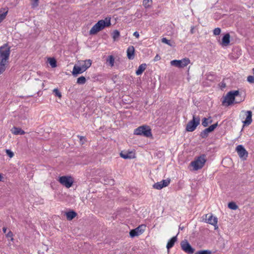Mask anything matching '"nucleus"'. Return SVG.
I'll use <instances>...</instances> for the list:
<instances>
[{
    "label": "nucleus",
    "mask_w": 254,
    "mask_h": 254,
    "mask_svg": "<svg viewBox=\"0 0 254 254\" xmlns=\"http://www.w3.org/2000/svg\"><path fill=\"white\" fill-rule=\"evenodd\" d=\"M111 24V18L110 17H106L104 20H100L91 28L89 34L90 35L96 34L105 27L110 26Z\"/></svg>",
    "instance_id": "nucleus-1"
},
{
    "label": "nucleus",
    "mask_w": 254,
    "mask_h": 254,
    "mask_svg": "<svg viewBox=\"0 0 254 254\" xmlns=\"http://www.w3.org/2000/svg\"><path fill=\"white\" fill-rule=\"evenodd\" d=\"M239 95V90H232L228 92L222 101V105L229 106L235 104V98Z\"/></svg>",
    "instance_id": "nucleus-2"
},
{
    "label": "nucleus",
    "mask_w": 254,
    "mask_h": 254,
    "mask_svg": "<svg viewBox=\"0 0 254 254\" xmlns=\"http://www.w3.org/2000/svg\"><path fill=\"white\" fill-rule=\"evenodd\" d=\"M134 134L142 135L146 137H150L152 136L151 129L148 126L143 125L138 127L134 130Z\"/></svg>",
    "instance_id": "nucleus-3"
},
{
    "label": "nucleus",
    "mask_w": 254,
    "mask_h": 254,
    "mask_svg": "<svg viewBox=\"0 0 254 254\" xmlns=\"http://www.w3.org/2000/svg\"><path fill=\"white\" fill-rule=\"evenodd\" d=\"M205 155L203 154L194 159L190 163V165L193 167V171H197L201 169L206 161Z\"/></svg>",
    "instance_id": "nucleus-4"
},
{
    "label": "nucleus",
    "mask_w": 254,
    "mask_h": 254,
    "mask_svg": "<svg viewBox=\"0 0 254 254\" xmlns=\"http://www.w3.org/2000/svg\"><path fill=\"white\" fill-rule=\"evenodd\" d=\"M199 117H196L195 115H193L192 119L189 121L186 126V131L189 132H192L194 131L196 129V127L199 125Z\"/></svg>",
    "instance_id": "nucleus-5"
},
{
    "label": "nucleus",
    "mask_w": 254,
    "mask_h": 254,
    "mask_svg": "<svg viewBox=\"0 0 254 254\" xmlns=\"http://www.w3.org/2000/svg\"><path fill=\"white\" fill-rule=\"evenodd\" d=\"M10 54V47L5 43L0 47V57L1 60L8 61Z\"/></svg>",
    "instance_id": "nucleus-6"
},
{
    "label": "nucleus",
    "mask_w": 254,
    "mask_h": 254,
    "mask_svg": "<svg viewBox=\"0 0 254 254\" xmlns=\"http://www.w3.org/2000/svg\"><path fill=\"white\" fill-rule=\"evenodd\" d=\"M59 182L63 186L67 188L71 187L73 183V179L71 177L67 176H64L59 177Z\"/></svg>",
    "instance_id": "nucleus-7"
},
{
    "label": "nucleus",
    "mask_w": 254,
    "mask_h": 254,
    "mask_svg": "<svg viewBox=\"0 0 254 254\" xmlns=\"http://www.w3.org/2000/svg\"><path fill=\"white\" fill-rule=\"evenodd\" d=\"M236 150L242 160H246L248 156V152L242 145H239L237 146Z\"/></svg>",
    "instance_id": "nucleus-8"
},
{
    "label": "nucleus",
    "mask_w": 254,
    "mask_h": 254,
    "mask_svg": "<svg viewBox=\"0 0 254 254\" xmlns=\"http://www.w3.org/2000/svg\"><path fill=\"white\" fill-rule=\"evenodd\" d=\"M181 246L182 249L189 254H192L194 252V249H193L186 240L183 241L181 243Z\"/></svg>",
    "instance_id": "nucleus-9"
},
{
    "label": "nucleus",
    "mask_w": 254,
    "mask_h": 254,
    "mask_svg": "<svg viewBox=\"0 0 254 254\" xmlns=\"http://www.w3.org/2000/svg\"><path fill=\"white\" fill-rule=\"evenodd\" d=\"M145 227L143 225H140L137 228L131 230L129 232V236L131 238H134L135 236H138L139 235L142 234L144 230L142 228Z\"/></svg>",
    "instance_id": "nucleus-10"
},
{
    "label": "nucleus",
    "mask_w": 254,
    "mask_h": 254,
    "mask_svg": "<svg viewBox=\"0 0 254 254\" xmlns=\"http://www.w3.org/2000/svg\"><path fill=\"white\" fill-rule=\"evenodd\" d=\"M170 183V179L163 180L162 181L155 183L153 187L157 190H161L164 187H167Z\"/></svg>",
    "instance_id": "nucleus-11"
},
{
    "label": "nucleus",
    "mask_w": 254,
    "mask_h": 254,
    "mask_svg": "<svg viewBox=\"0 0 254 254\" xmlns=\"http://www.w3.org/2000/svg\"><path fill=\"white\" fill-rule=\"evenodd\" d=\"M205 222L216 226L217 223V218L213 216L212 214H207L205 215Z\"/></svg>",
    "instance_id": "nucleus-12"
},
{
    "label": "nucleus",
    "mask_w": 254,
    "mask_h": 254,
    "mask_svg": "<svg viewBox=\"0 0 254 254\" xmlns=\"http://www.w3.org/2000/svg\"><path fill=\"white\" fill-rule=\"evenodd\" d=\"M84 71L83 68L80 66V64H78L77 63L73 66L72 74L74 77H76L78 74H81Z\"/></svg>",
    "instance_id": "nucleus-13"
},
{
    "label": "nucleus",
    "mask_w": 254,
    "mask_h": 254,
    "mask_svg": "<svg viewBox=\"0 0 254 254\" xmlns=\"http://www.w3.org/2000/svg\"><path fill=\"white\" fill-rule=\"evenodd\" d=\"M78 64H80V66L83 68V70L85 71L92 64V61L90 59L86 60L85 61H78Z\"/></svg>",
    "instance_id": "nucleus-14"
},
{
    "label": "nucleus",
    "mask_w": 254,
    "mask_h": 254,
    "mask_svg": "<svg viewBox=\"0 0 254 254\" xmlns=\"http://www.w3.org/2000/svg\"><path fill=\"white\" fill-rule=\"evenodd\" d=\"M245 113L246 118L243 123L244 126H249L252 122V112L251 111H247Z\"/></svg>",
    "instance_id": "nucleus-15"
},
{
    "label": "nucleus",
    "mask_w": 254,
    "mask_h": 254,
    "mask_svg": "<svg viewBox=\"0 0 254 254\" xmlns=\"http://www.w3.org/2000/svg\"><path fill=\"white\" fill-rule=\"evenodd\" d=\"M134 48L132 46H130L127 48V57L129 60H133L134 58Z\"/></svg>",
    "instance_id": "nucleus-16"
},
{
    "label": "nucleus",
    "mask_w": 254,
    "mask_h": 254,
    "mask_svg": "<svg viewBox=\"0 0 254 254\" xmlns=\"http://www.w3.org/2000/svg\"><path fill=\"white\" fill-rule=\"evenodd\" d=\"M230 35L229 33L225 34L222 38L221 45L223 47L227 46L230 42Z\"/></svg>",
    "instance_id": "nucleus-17"
},
{
    "label": "nucleus",
    "mask_w": 254,
    "mask_h": 254,
    "mask_svg": "<svg viewBox=\"0 0 254 254\" xmlns=\"http://www.w3.org/2000/svg\"><path fill=\"white\" fill-rule=\"evenodd\" d=\"M120 156L124 159H131L134 157V154L132 152L122 151L120 153Z\"/></svg>",
    "instance_id": "nucleus-18"
},
{
    "label": "nucleus",
    "mask_w": 254,
    "mask_h": 254,
    "mask_svg": "<svg viewBox=\"0 0 254 254\" xmlns=\"http://www.w3.org/2000/svg\"><path fill=\"white\" fill-rule=\"evenodd\" d=\"M77 213L73 210H70L65 213L67 220L70 221L77 216Z\"/></svg>",
    "instance_id": "nucleus-19"
},
{
    "label": "nucleus",
    "mask_w": 254,
    "mask_h": 254,
    "mask_svg": "<svg viewBox=\"0 0 254 254\" xmlns=\"http://www.w3.org/2000/svg\"><path fill=\"white\" fill-rule=\"evenodd\" d=\"M8 61H4L0 59V75L2 74L6 69V64L8 63Z\"/></svg>",
    "instance_id": "nucleus-20"
},
{
    "label": "nucleus",
    "mask_w": 254,
    "mask_h": 254,
    "mask_svg": "<svg viewBox=\"0 0 254 254\" xmlns=\"http://www.w3.org/2000/svg\"><path fill=\"white\" fill-rule=\"evenodd\" d=\"M177 236L173 237L171 239H170L169 240V241L167 243V246H166V247L168 250L172 248L174 246V245L175 242L177 241Z\"/></svg>",
    "instance_id": "nucleus-21"
},
{
    "label": "nucleus",
    "mask_w": 254,
    "mask_h": 254,
    "mask_svg": "<svg viewBox=\"0 0 254 254\" xmlns=\"http://www.w3.org/2000/svg\"><path fill=\"white\" fill-rule=\"evenodd\" d=\"M147 66L146 64H140L138 69L136 70L135 73L137 75H139L142 73V72L145 70Z\"/></svg>",
    "instance_id": "nucleus-22"
},
{
    "label": "nucleus",
    "mask_w": 254,
    "mask_h": 254,
    "mask_svg": "<svg viewBox=\"0 0 254 254\" xmlns=\"http://www.w3.org/2000/svg\"><path fill=\"white\" fill-rule=\"evenodd\" d=\"M12 132L15 135H23L25 134V131L19 127H13L11 129Z\"/></svg>",
    "instance_id": "nucleus-23"
},
{
    "label": "nucleus",
    "mask_w": 254,
    "mask_h": 254,
    "mask_svg": "<svg viewBox=\"0 0 254 254\" xmlns=\"http://www.w3.org/2000/svg\"><path fill=\"white\" fill-rule=\"evenodd\" d=\"M180 62V68H182L186 66L190 63V60L188 58H185L181 60H179Z\"/></svg>",
    "instance_id": "nucleus-24"
},
{
    "label": "nucleus",
    "mask_w": 254,
    "mask_h": 254,
    "mask_svg": "<svg viewBox=\"0 0 254 254\" xmlns=\"http://www.w3.org/2000/svg\"><path fill=\"white\" fill-rule=\"evenodd\" d=\"M245 96L242 95V93L239 92V95L237 96L235 98V104L240 103L245 100Z\"/></svg>",
    "instance_id": "nucleus-25"
},
{
    "label": "nucleus",
    "mask_w": 254,
    "mask_h": 254,
    "mask_svg": "<svg viewBox=\"0 0 254 254\" xmlns=\"http://www.w3.org/2000/svg\"><path fill=\"white\" fill-rule=\"evenodd\" d=\"M114 41H116L120 36V33L118 30H115L112 34Z\"/></svg>",
    "instance_id": "nucleus-26"
},
{
    "label": "nucleus",
    "mask_w": 254,
    "mask_h": 254,
    "mask_svg": "<svg viewBox=\"0 0 254 254\" xmlns=\"http://www.w3.org/2000/svg\"><path fill=\"white\" fill-rule=\"evenodd\" d=\"M210 132V131L208 130V129L206 128L200 132V136L202 138H206L208 136V134Z\"/></svg>",
    "instance_id": "nucleus-27"
},
{
    "label": "nucleus",
    "mask_w": 254,
    "mask_h": 254,
    "mask_svg": "<svg viewBox=\"0 0 254 254\" xmlns=\"http://www.w3.org/2000/svg\"><path fill=\"white\" fill-rule=\"evenodd\" d=\"M48 62L52 67H56L57 66V61L54 58H49Z\"/></svg>",
    "instance_id": "nucleus-28"
},
{
    "label": "nucleus",
    "mask_w": 254,
    "mask_h": 254,
    "mask_svg": "<svg viewBox=\"0 0 254 254\" xmlns=\"http://www.w3.org/2000/svg\"><path fill=\"white\" fill-rule=\"evenodd\" d=\"M107 63H109L111 66H113L115 63V58L113 56H109L107 59Z\"/></svg>",
    "instance_id": "nucleus-29"
},
{
    "label": "nucleus",
    "mask_w": 254,
    "mask_h": 254,
    "mask_svg": "<svg viewBox=\"0 0 254 254\" xmlns=\"http://www.w3.org/2000/svg\"><path fill=\"white\" fill-rule=\"evenodd\" d=\"M86 81V78L83 76H81L77 79L76 83L78 84H84L85 83Z\"/></svg>",
    "instance_id": "nucleus-30"
},
{
    "label": "nucleus",
    "mask_w": 254,
    "mask_h": 254,
    "mask_svg": "<svg viewBox=\"0 0 254 254\" xmlns=\"http://www.w3.org/2000/svg\"><path fill=\"white\" fill-rule=\"evenodd\" d=\"M228 207L232 210H236L238 208V205L234 202H229L228 204Z\"/></svg>",
    "instance_id": "nucleus-31"
},
{
    "label": "nucleus",
    "mask_w": 254,
    "mask_h": 254,
    "mask_svg": "<svg viewBox=\"0 0 254 254\" xmlns=\"http://www.w3.org/2000/svg\"><path fill=\"white\" fill-rule=\"evenodd\" d=\"M152 1V0H143V5L146 8L149 7L151 6Z\"/></svg>",
    "instance_id": "nucleus-32"
},
{
    "label": "nucleus",
    "mask_w": 254,
    "mask_h": 254,
    "mask_svg": "<svg viewBox=\"0 0 254 254\" xmlns=\"http://www.w3.org/2000/svg\"><path fill=\"white\" fill-rule=\"evenodd\" d=\"M211 253L212 252L211 251L206 250L197 251L195 253V254H211Z\"/></svg>",
    "instance_id": "nucleus-33"
},
{
    "label": "nucleus",
    "mask_w": 254,
    "mask_h": 254,
    "mask_svg": "<svg viewBox=\"0 0 254 254\" xmlns=\"http://www.w3.org/2000/svg\"><path fill=\"white\" fill-rule=\"evenodd\" d=\"M170 63H171V65L180 68V62H179V60H173Z\"/></svg>",
    "instance_id": "nucleus-34"
},
{
    "label": "nucleus",
    "mask_w": 254,
    "mask_h": 254,
    "mask_svg": "<svg viewBox=\"0 0 254 254\" xmlns=\"http://www.w3.org/2000/svg\"><path fill=\"white\" fill-rule=\"evenodd\" d=\"M218 123L217 122L216 123L211 125L207 128L208 129V130H209L210 131V132H211L217 127H218Z\"/></svg>",
    "instance_id": "nucleus-35"
},
{
    "label": "nucleus",
    "mask_w": 254,
    "mask_h": 254,
    "mask_svg": "<svg viewBox=\"0 0 254 254\" xmlns=\"http://www.w3.org/2000/svg\"><path fill=\"white\" fill-rule=\"evenodd\" d=\"M7 13V11L6 12H1L0 11V23L5 18Z\"/></svg>",
    "instance_id": "nucleus-36"
},
{
    "label": "nucleus",
    "mask_w": 254,
    "mask_h": 254,
    "mask_svg": "<svg viewBox=\"0 0 254 254\" xmlns=\"http://www.w3.org/2000/svg\"><path fill=\"white\" fill-rule=\"evenodd\" d=\"M53 93L55 94V95L56 96H57L61 98L62 97V93L58 89L55 88L53 90Z\"/></svg>",
    "instance_id": "nucleus-37"
},
{
    "label": "nucleus",
    "mask_w": 254,
    "mask_h": 254,
    "mask_svg": "<svg viewBox=\"0 0 254 254\" xmlns=\"http://www.w3.org/2000/svg\"><path fill=\"white\" fill-rule=\"evenodd\" d=\"M161 41L163 43H165L170 46H172L173 45L172 44L171 41L169 40H168L166 38H163L161 39Z\"/></svg>",
    "instance_id": "nucleus-38"
},
{
    "label": "nucleus",
    "mask_w": 254,
    "mask_h": 254,
    "mask_svg": "<svg viewBox=\"0 0 254 254\" xmlns=\"http://www.w3.org/2000/svg\"><path fill=\"white\" fill-rule=\"evenodd\" d=\"M209 119L204 118L202 120V125L204 127H206L208 126L209 123H208Z\"/></svg>",
    "instance_id": "nucleus-39"
},
{
    "label": "nucleus",
    "mask_w": 254,
    "mask_h": 254,
    "mask_svg": "<svg viewBox=\"0 0 254 254\" xmlns=\"http://www.w3.org/2000/svg\"><path fill=\"white\" fill-rule=\"evenodd\" d=\"M5 236L7 239H10V241H13V233L11 231H9L7 234H6Z\"/></svg>",
    "instance_id": "nucleus-40"
},
{
    "label": "nucleus",
    "mask_w": 254,
    "mask_h": 254,
    "mask_svg": "<svg viewBox=\"0 0 254 254\" xmlns=\"http://www.w3.org/2000/svg\"><path fill=\"white\" fill-rule=\"evenodd\" d=\"M247 81L251 84H254V75H249L247 77Z\"/></svg>",
    "instance_id": "nucleus-41"
},
{
    "label": "nucleus",
    "mask_w": 254,
    "mask_h": 254,
    "mask_svg": "<svg viewBox=\"0 0 254 254\" xmlns=\"http://www.w3.org/2000/svg\"><path fill=\"white\" fill-rule=\"evenodd\" d=\"M221 33V29L220 28H216L213 30V34L214 35H219Z\"/></svg>",
    "instance_id": "nucleus-42"
},
{
    "label": "nucleus",
    "mask_w": 254,
    "mask_h": 254,
    "mask_svg": "<svg viewBox=\"0 0 254 254\" xmlns=\"http://www.w3.org/2000/svg\"><path fill=\"white\" fill-rule=\"evenodd\" d=\"M6 154L10 157L12 158L14 156V153L10 149H6Z\"/></svg>",
    "instance_id": "nucleus-43"
},
{
    "label": "nucleus",
    "mask_w": 254,
    "mask_h": 254,
    "mask_svg": "<svg viewBox=\"0 0 254 254\" xmlns=\"http://www.w3.org/2000/svg\"><path fill=\"white\" fill-rule=\"evenodd\" d=\"M77 137L79 138L80 139V143L81 144H83V143H84V141L83 140H85V137L84 136H80V135H78Z\"/></svg>",
    "instance_id": "nucleus-44"
},
{
    "label": "nucleus",
    "mask_w": 254,
    "mask_h": 254,
    "mask_svg": "<svg viewBox=\"0 0 254 254\" xmlns=\"http://www.w3.org/2000/svg\"><path fill=\"white\" fill-rule=\"evenodd\" d=\"M31 6L32 8L37 7L38 6V1H34L31 4Z\"/></svg>",
    "instance_id": "nucleus-45"
},
{
    "label": "nucleus",
    "mask_w": 254,
    "mask_h": 254,
    "mask_svg": "<svg viewBox=\"0 0 254 254\" xmlns=\"http://www.w3.org/2000/svg\"><path fill=\"white\" fill-rule=\"evenodd\" d=\"M161 59V57L159 55H156V56L154 57L153 61L154 62H157L159 61Z\"/></svg>",
    "instance_id": "nucleus-46"
},
{
    "label": "nucleus",
    "mask_w": 254,
    "mask_h": 254,
    "mask_svg": "<svg viewBox=\"0 0 254 254\" xmlns=\"http://www.w3.org/2000/svg\"><path fill=\"white\" fill-rule=\"evenodd\" d=\"M220 87H221V89H223V88H225L226 86V84L223 82H221L220 83Z\"/></svg>",
    "instance_id": "nucleus-47"
},
{
    "label": "nucleus",
    "mask_w": 254,
    "mask_h": 254,
    "mask_svg": "<svg viewBox=\"0 0 254 254\" xmlns=\"http://www.w3.org/2000/svg\"><path fill=\"white\" fill-rule=\"evenodd\" d=\"M133 36H134L136 38H138L139 37V34L138 32L135 31L133 34Z\"/></svg>",
    "instance_id": "nucleus-48"
},
{
    "label": "nucleus",
    "mask_w": 254,
    "mask_h": 254,
    "mask_svg": "<svg viewBox=\"0 0 254 254\" xmlns=\"http://www.w3.org/2000/svg\"><path fill=\"white\" fill-rule=\"evenodd\" d=\"M20 118L21 119V120H27L28 118L26 115L22 116L21 115H20Z\"/></svg>",
    "instance_id": "nucleus-49"
},
{
    "label": "nucleus",
    "mask_w": 254,
    "mask_h": 254,
    "mask_svg": "<svg viewBox=\"0 0 254 254\" xmlns=\"http://www.w3.org/2000/svg\"><path fill=\"white\" fill-rule=\"evenodd\" d=\"M6 230H7V228L6 227H4L2 228V231L4 233L6 234Z\"/></svg>",
    "instance_id": "nucleus-50"
},
{
    "label": "nucleus",
    "mask_w": 254,
    "mask_h": 254,
    "mask_svg": "<svg viewBox=\"0 0 254 254\" xmlns=\"http://www.w3.org/2000/svg\"><path fill=\"white\" fill-rule=\"evenodd\" d=\"M193 30H194V27H193V26H192V27H191V29H190V33H191V34H193V33H194Z\"/></svg>",
    "instance_id": "nucleus-51"
},
{
    "label": "nucleus",
    "mask_w": 254,
    "mask_h": 254,
    "mask_svg": "<svg viewBox=\"0 0 254 254\" xmlns=\"http://www.w3.org/2000/svg\"><path fill=\"white\" fill-rule=\"evenodd\" d=\"M208 119H209L208 123L209 124H211L212 123V120L211 119V118L210 117Z\"/></svg>",
    "instance_id": "nucleus-52"
},
{
    "label": "nucleus",
    "mask_w": 254,
    "mask_h": 254,
    "mask_svg": "<svg viewBox=\"0 0 254 254\" xmlns=\"http://www.w3.org/2000/svg\"><path fill=\"white\" fill-rule=\"evenodd\" d=\"M2 178V176L0 174V181H1Z\"/></svg>",
    "instance_id": "nucleus-53"
},
{
    "label": "nucleus",
    "mask_w": 254,
    "mask_h": 254,
    "mask_svg": "<svg viewBox=\"0 0 254 254\" xmlns=\"http://www.w3.org/2000/svg\"><path fill=\"white\" fill-rule=\"evenodd\" d=\"M111 181L112 182L111 183H112L113 184L114 181L113 180H111Z\"/></svg>",
    "instance_id": "nucleus-54"
},
{
    "label": "nucleus",
    "mask_w": 254,
    "mask_h": 254,
    "mask_svg": "<svg viewBox=\"0 0 254 254\" xmlns=\"http://www.w3.org/2000/svg\"><path fill=\"white\" fill-rule=\"evenodd\" d=\"M253 73L254 74V68H253Z\"/></svg>",
    "instance_id": "nucleus-55"
},
{
    "label": "nucleus",
    "mask_w": 254,
    "mask_h": 254,
    "mask_svg": "<svg viewBox=\"0 0 254 254\" xmlns=\"http://www.w3.org/2000/svg\"><path fill=\"white\" fill-rule=\"evenodd\" d=\"M179 229H180L182 230V229H183V228H181V227H179Z\"/></svg>",
    "instance_id": "nucleus-56"
},
{
    "label": "nucleus",
    "mask_w": 254,
    "mask_h": 254,
    "mask_svg": "<svg viewBox=\"0 0 254 254\" xmlns=\"http://www.w3.org/2000/svg\"><path fill=\"white\" fill-rule=\"evenodd\" d=\"M33 1H39V0H33Z\"/></svg>",
    "instance_id": "nucleus-57"
}]
</instances>
